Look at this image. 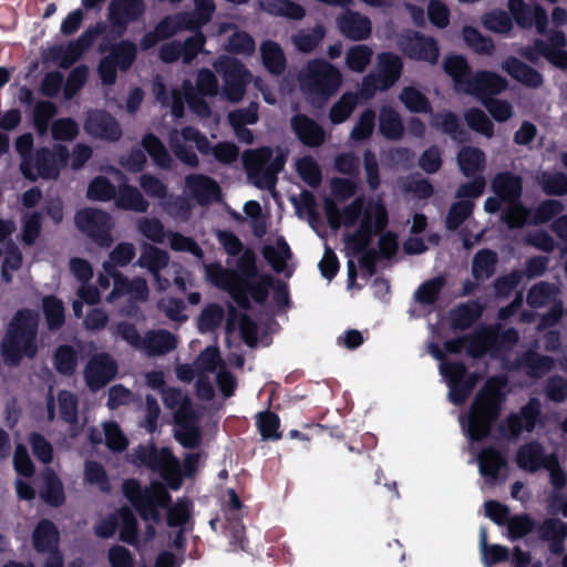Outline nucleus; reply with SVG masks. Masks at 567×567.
I'll list each match as a JSON object with an SVG mask.
<instances>
[{
    "instance_id": "nucleus-23",
    "label": "nucleus",
    "mask_w": 567,
    "mask_h": 567,
    "mask_svg": "<svg viewBox=\"0 0 567 567\" xmlns=\"http://www.w3.org/2000/svg\"><path fill=\"white\" fill-rule=\"evenodd\" d=\"M491 187L504 203L518 202L523 194V178L509 171L501 172L492 179Z\"/></svg>"
},
{
    "instance_id": "nucleus-21",
    "label": "nucleus",
    "mask_w": 567,
    "mask_h": 567,
    "mask_svg": "<svg viewBox=\"0 0 567 567\" xmlns=\"http://www.w3.org/2000/svg\"><path fill=\"white\" fill-rule=\"evenodd\" d=\"M185 186L199 205L218 202L221 196V188L218 183L204 174L187 175L185 177Z\"/></svg>"
},
{
    "instance_id": "nucleus-44",
    "label": "nucleus",
    "mask_w": 567,
    "mask_h": 567,
    "mask_svg": "<svg viewBox=\"0 0 567 567\" xmlns=\"http://www.w3.org/2000/svg\"><path fill=\"white\" fill-rule=\"evenodd\" d=\"M261 9L274 17H282L290 20H301L306 16L305 8L291 0H265Z\"/></svg>"
},
{
    "instance_id": "nucleus-49",
    "label": "nucleus",
    "mask_w": 567,
    "mask_h": 567,
    "mask_svg": "<svg viewBox=\"0 0 567 567\" xmlns=\"http://www.w3.org/2000/svg\"><path fill=\"white\" fill-rule=\"evenodd\" d=\"M256 426L262 441H278L282 437V433L279 431L280 419L270 410L257 414Z\"/></svg>"
},
{
    "instance_id": "nucleus-5",
    "label": "nucleus",
    "mask_w": 567,
    "mask_h": 567,
    "mask_svg": "<svg viewBox=\"0 0 567 567\" xmlns=\"http://www.w3.org/2000/svg\"><path fill=\"white\" fill-rule=\"evenodd\" d=\"M248 181L259 189L272 190L278 183V174L285 168L287 156L269 146L248 151L243 157Z\"/></svg>"
},
{
    "instance_id": "nucleus-55",
    "label": "nucleus",
    "mask_w": 567,
    "mask_h": 567,
    "mask_svg": "<svg viewBox=\"0 0 567 567\" xmlns=\"http://www.w3.org/2000/svg\"><path fill=\"white\" fill-rule=\"evenodd\" d=\"M446 280L443 276H437L421 284L414 292L415 300L421 305L433 306L440 297Z\"/></svg>"
},
{
    "instance_id": "nucleus-64",
    "label": "nucleus",
    "mask_w": 567,
    "mask_h": 567,
    "mask_svg": "<svg viewBox=\"0 0 567 567\" xmlns=\"http://www.w3.org/2000/svg\"><path fill=\"white\" fill-rule=\"evenodd\" d=\"M509 206L502 213V220L509 229L522 228L529 224L528 216L530 210L524 206L522 200L507 203Z\"/></svg>"
},
{
    "instance_id": "nucleus-26",
    "label": "nucleus",
    "mask_w": 567,
    "mask_h": 567,
    "mask_svg": "<svg viewBox=\"0 0 567 567\" xmlns=\"http://www.w3.org/2000/svg\"><path fill=\"white\" fill-rule=\"evenodd\" d=\"M514 80L530 89H538L544 83L543 74L515 56H508L502 65Z\"/></svg>"
},
{
    "instance_id": "nucleus-24",
    "label": "nucleus",
    "mask_w": 567,
    "mask_h": 567,
    "mask_svg": "<svg viewBox=\"0 0 567 567\" xmlns=\"http://www.w3.org/2000/svg\"><path fill=\"white\" fill-rule=\"evenodd\" d=\"M238 324L239 333L246 346L254 348L258 343V326L246 312L239 313L234 306H229L226 319V331L233 332Z\"/></svg>"
},
{
    "instance_id": "nucleus-20",
    "label": "nucleus",
    "mask_w": 567,
    "mask_h": 567,
    "mask_svg": "<svg viewBox=\"0 0 567 567\" xmlns=\"http://www.w3.org/2000/svg\"><path fill=\"white\" fill-rule=\"evenodd\" d=\"M290 126L301 144L308 147H319L326 141L323 127L306 114L298 113L290 120Z\"/></svg>"
},
{
    "instance_id": "nucleus-28",
    "label": "nucleus",
    "mask_w": 567,
    "mask_h": 567,
    "mask_svg": "<svg viewBox=\"0 0 567 567\" xmlns=\"http://www.w3.org/2000/svg\"><path fill=\"white\" fill-rule=\"evenodd\" d=\"M362 219L357 228L360 233H368L372 236L382 233L389 224V214L381 202L369 203L368 208L362 213Z\"/></svg>"
},
{
    "instance_id": "nucleus-63",
    "label": "nucleus",
    "mask_w": 567,
    "mask_h": 567,
    "mask_svg": "<svg viewBox=\"0 0 567 567\" xmlns=\"http://www.w3.org/2000/svg\"><path fill=\"white\" fill-rule=\"evenodd\" d=\"M431 124L454 140L464 134L458 116L452 111L435 114Z\"/></svg>"
},
{
    "instance_id": "nucleus-22",
    "label": "nucleus",
    "mask_w": 567,
    "mask_h": 567,
    "mask_svg": "<svg viewBox=\"0 0 567 567\" xmlns=\"http://www.w3.org/2000/svg\"><path fill=\"white\" fill-rule=\"evenodd\" d=\"M337 25L343 37L352 41L367 40L372 32L371 21L358 11L347 10L337 19Z\"/></svg>"
},
{
    "instance_id": "nucleus-52",
    "label": "nucleus",
    "mask_w": 567,
    "mask_h": 567,
    "mask_svg": "<svg viewBox=\"0 0 567 567\" xmlns=\"http://www.w3.org/2000/svg\"><path fill=\"white\" fill-rule=\"evenodd\" d=\"M58 106L48 100L38 101L33 109V126L40 136L48 133L51 120L56 115Z\"/></svg>"
},
{
    "instance_id": "nucleus-33",
    "label": "nucleus",
    "mask_w": 567,
    "mask_h": 567,
    "mask_svg": "<svg viewBox=\"0 0 567 567\" xmlns=\"http://www.w3.org/2000/svg\"><path fill=\"white\" fill-rule=\"evenodd\" d=\"M378 59L379 73L377 76L382 82L381 90L386 91L401 78L403 63L401 58L392 52L381 53Z\"/></svg>"
},
{
    "instance_id": "nucleus-40",
    "label": "nucleus",
    "mask_w": 567,
    "mask_h": 567,
    "mask_svg": "<svg viewBox=\"0 0 567 567\" xmlns=\"http://www.w3.org/2000/svg\"><path fill=\"white\" fill-rule=\"evenodd\" d=\"M544 460V447L537 441L525 443L518 447L516 463L522 470L536 472L543 465Z\"/></svg>"
},
{
    "instance_id": "nucleus-32",
    "label": "nucleus",
    "mask_w": 567,
    "mask_h": 567,
    "mask_svg": "<svg viewBox=\"0 0 567 567\" xmlns=\"http://www.w3.org/2000/svg\"><path fill=\"white\" fill-rule=\"evenodd\" d=\"M379 131L389 141L403 137L405 127L399 112L391 105H382L379 112Z\"/></svg>"
},
{
    "instance_id": "nucleus-56",
    "label": "nucleus",
    "mask_w": 567,
    "mask_h": 567,
    "mask_svg": "<svg viewBox=\"0 0 567 567\" xmlns=\"http://www.w3.org/2000/svg\"><path fill=\"white\" fill-rule=\"evenodd\" d=\"M474 206V203L467 199L453 203L445 218V227L451 231L458 229L472 216Z\"/></svg>"
},
{
    "instance_id": "nucleus-53",
    "label": "nucleus",
    "mask_w": 567,
    "mask_h": 567,
    "mask_svg": "<svg viewBox=\"0 0 567 567\" xmlns=\"http://www.w3.org/2000/svg\"><path fill=\"white\" fill-rule=\"evenodd\" d=\"M483 27L498 34H508L514 27L512 17L502 9H494L483 14Z\"/></svg>"
},
{
    "instance_id": "nucleus-7",
    "label": "nucleus",
    "mask_w": 567,
    "mask_h": 567,
    "mask_svg": "<svg viewBox=\"0 0 567 567\" xmlns=\"http://www.w3.org/2000/svg\"><path fill=\"white\" fill-rule=\"evenodd\" d=\"M74 225L81 234L100 248L107 249L114 243L112 236L114 221L112 216L103 209L93 207L79 209L74 215Z\"/></svg>"
},
{
    "instance_id": "nucleus-54",
    "label": "nucleus",
    "mask_w": 567,
    "mask_h": 567,
    "mask_svg": "<svg viewBox=\"0 0 567 567\" xmlns=\"http://www.w3.org/2000/svg\"><path fill=\"white\" fill-rule=\"evenodd\" d=\"M120 540L131 546L138 544V522L128 507H122L118 512Z\"/></svg>"
},
{
    "instance_id": "nucleus-29",
    "label": "nucleus",
    "mask_w": 567,
    "mask_h": 567,
    "mask_svg": "<svg viewBox=\"0 0 567 567\" xmlns=\"http://www.w3.org/2000/svg\"><path fill=\"white\" fill-rule=\"evenodd\" d=\"M477 463L481 475L491 483L496 482L499 471L507 466L506 457L494 446L483 449L477 456Z\"/></svg>"
},
{
    "instance_id": "nucleus-6",
    "label": "nucleus",
    "mask_w": 567,
    "mask_h": 567,
    "mask_svg": "<svg viewBox=\"0 0 567 567\" xmlns=\"http://www.w3.org/2000/svg\"><path fill=\"white\" fill-rule=\"evenodd\" d=\"M69 148L60 143H55L52 147L41 146L35 150L30 162L20 165V172L27 181L37 182L39 178L43 181H55L60 177L61 171L64 169L70 161Z\"/></svg>"
},
{
    "instance_id": "nucleus-13",
    "label": "nucleus",
    "mask_w": 567,
    "mask_h": 567,
    "mask_svg": "<svg viewBox=\"0 0 567 567\" xmlns=\"http://www.w3.org/2000/svg\"><path fill=\"white\" fill-rule=\"evenodd\" d=\"M103 269L114 280L113 289L107 296L109 301H113L123 296H130L131 298L140 301H144L148 297L147 282L142 277H134L128 279L122 272L116 270L110 262H103Z\"/></svg>"
},
{
    "instance_id": "nucleus-42",
    "label": "nucleus",
    "mask_w": 567,
    "mask_h": 567,
    "mask_svg": "<svg viewBox=\"0 0 567 567\" xmlns=\"http://www.w3.org/2000/svg\"><path fill=\"white\" fill-rule=\"evenodd\" d=\"M275 285V279L269 274L259 275L257 280H247L246 284H238L237 288L244 291V295L259 305L266 302L269 296V289Z\"/></svg>"
},
{
    "instance_id": "nucleus-12",
    "label": "nucleus",
    "mask_w": 567,
    "mask_h": 567,
    "mask_svg": "<svg viewBox=\"0 0 567 567\" xmlns=\"http://www.w3.org/2000/svg\"><path fill=\"white\" fill-rule=\"evenodd\" d=\"M196 414L188 398L175 413L176 430L174 437L185 449H196L202 442V431L196 425Z\"/></svg>"
},
{
    "instance_id": "nucleus-4",
    "label": "nucleus",
    "mask_w": 567,
    "mask_h": 567,
    "mask_svg": "<svg viewBox=\"0 0 567 567\" xmlns=\"http://www.w3.org/2000/svg\"><path fill=\"white\" fill-rule=\"evenodd\" d=\"M300 87L312 103L323 104L342 84V74L324 59H313L299 76Z\"/></svg>"
},
{
    "instance_id": "nucleus-3",
    "label": "nucleus",
    "mask_w": 567,
    "mask_h": 567,
    "mask_svg": "<svg viewBox=\"0 0 567 567\" xmlns=\"http://www.w3.org/2000/svg\"><path fill=\"white\" fill-rule=\"evenodd\" d=\"M38 328L39 316L33 310L23 308L14 313L1 347L6 364L17 367L23 357L33 359L37 355Z\"/></svg>"
},
{
    "instance_id": "nucleus-58",
    "label": "nucleus",
    "mask_w": 567,
    "mask_h": 567,
    "mask_svg": "<svg viewBox=\"0 0 567 567\" xmlns=\"http://www.w3.org/2000/svg\"><path fill=\"white\" fill-rule=\"evenodd\" d=\"M506 525L511 540L522 539L537 529L536 520L526 513L512 516Z\"/></svg>"
},
{
    "instance_id": "nucleus-15",
    "label": "nucleus",
    "mask_w": 567,
    "mask_h": 567,
    "mask_svg": "<svg viewBox=\"0 0 567 567\" xmlns=\"http://www.w3.org/2000/svg\"><path fill=\"white\" fill-rule=\"evenodd\" d=\"M83 126L90 136L109 142H117L123 135L117 120L104 110L89 111Z\"/></svg>"
},
{
    "instance_id": "nucleus-47",
    "label": "nucleus",
    "mask_w": 567,
    "mask_h": 567,
    "mask_svg": "<svg viewBox=\"0 0 567 567\" xmlns=\"http://www.w3.org/2000/svg\"><path fill=\"white\" fill-rule=\"evenodd\" d=\"M399 100L411 113H432L433 109L429 97L414 86H404Z\"/></svg>"
},
{
    "instance_id": "nucleus-16",
    "label": "nucleus",
    "mask_w": 567,
    "mask_h": 567,
    "mask_svg": "<svg viewBox=\"0 0 567 567\" xmlns=\"http://www.w3.org/2000/svg\"><path fill=\"white\" fill-rule=\"evenodd\" d=\"M364 208V198L359 196L349 205L340 209L334 199L327 197L323 200V209L328 225L332 229H339L341 225L353 227L361 217Z\"/></svg>"
},
{
    "instance_id": "nucleus-36",
    "label": "nucleus",
    "mask_w": 567,
    "mask_h": 567,
    "mask_svg": "<svg viewBox=\"0 0 567 567\" xmlns=\"http://www.w3.org/2000/svg\"><path fill=\"white\" fill-rule=\"evenodd\" d=\"M485 163V153L478 147L463 146L457 153V164L465 177L482 175Z\"/></svg>"
},
{
    "instance_id": "nucleus-37",
    "label": "nucleus",
    "mask_w": 567,
    "mask_h": 567,
    "mask_svg": "<svg viewBox=\"0 0 567 567\" xmlns=\"http://www.w3.org/2000/svg\"><path fill=\"white\" fill-rule=\"evenodd\" d=\"M168 262L169 255L166 250L144 243L136 265L141 268H146L155 278H159L161 270L166 268Z\"/></svg>"
},
{
    "instance_id": "nucleus-10",
    "label": "nucleus",
    "mask_w": 567,
    "mask_h": 567,
    "mask_svg": "<svg viewBox=\"0 0 567 567\" xmlns=\"http://www.w3.org/2000/svg\"><path fill=\"white\" fill-rule=\"evenodd\" d=\"M403 54L413 61L434 65L439 62L440 45L435 38L420 31L409 32L401 42Z\"/></svg>"
},
{
    "instance_id": "nucleus-18",
    "label": "nucleus",
    "mask_w": 567,
    "mask_h": 567,
    "mask_svg": "<svg viewBox=\"0 0 567 567\" xmlns=\"http://www.w3.org/2000/svg\"><path fill=\"white\" fill-rule=\"evenodd\" d=\"M566 45L567 38L561 30H553L547 41L542 39L534 41L537 54L560 70H567V51L564 49Z\"/></svg>"
},
{
    "instance_id": "nucleus-27",
    "label": "nucleus",
    "mask_w": 567,
    "mask_h": 567,
    "mask_svg": "<svg viewBox=\"0 0 567 567\" xmlns=\"http://www.w3.org/2000/svg\"><path fill=\"white\" fill-rule=\"evenodd\" d=\"M60 533L50 519H41L32 533V546L37 553L50 554L59 548Z\"/></svg>"
},
{
    "instance_id": "nucleus-2",
    "label": "nucleus",
    "mask_w": 567,
    "mask_h": 567,
    "mask_svg": "<svg viewBox=\"0 0 567 567\" xmlns=\"http://www.w3.org/2000/svg\"><path fill=\"white\" fill-rule=\"evenodd\" d=\"M505 401L501 383L489 379L476 393L466 419V436L471 442H481L491 435L492 429L498 420Z\"/></svg>"
},
{
    "instance_id": "nucleus-41",
    "label": "nucleus",
    "mask_w": 567,
    "mask_h": 567,
    "mask_svg": "<svg viewBox=\"0 0 567 567\" xmlns=\"http://www.w3.org/2000/svg\"><path fill=\"white\" fill-rule=\"evenodd\" d=\"M262 64L266 70L274 74L280 75L286 70L287 60L282 48L275 41H265L260 47Z\"/></svg>"
},
{
    "instance_id": "nucleus-62",
    "label": "nucleus",
    "mask_w": 567,
    "mask_h": 567,
    "mask_svg": "<svg viewBox=\"0 0 567 567\" xmlns=\"http://www.w3.org/2000/svg\"><path fill=\"white\" fill-rule=\"evenodd\" d=\"M357 94L352 92L343 93L329 111V118L331 123L341 124L347 121L357 106Z\"/></svg>"
},
{
    "instance_id": "nucleus-8",
    "label": "nucleus",
    "mask_w": 567,
    "mask_h": 567,
    "mask_svg": "<svg viewBox=\"0 0 567 567\" xmlns=\"http://www.w3.org/2000/svg\"><path fill=\"white\" fill-rule=\"evenodd\" d=\"M214 68L223 79L225 99L233 103L239 102L251 78L246 65L237 58L221 55L214 62Z\"/></svg>"
},
{
    "instance_id": "nucleus-46",
    "label": "nucleus",
    "mask_w": 567,
    "mask_h": 567,
    "mask_svg": "<svg viewBox=\"0 0 567 567\" xmlns=\"http://www.w3.org/2000/svg\"><path fill=\"white\" fill-rule=\"evenodd\" d=\"M137 55V48L131 40H121L110 48L107 55L118 66V70L126 72L134 63Z\"/></svg>"
},
{
    "instance_id": "nucleus-35",
    "label": "nucleus",
    "mask_w": 567,
    "mask_h": 567,
    "mask_svg": "<svg viewBox=\"0 0 567 567\" xmlns=\"http://www.w3.org/2000/svg\"><path fill=\"white\" fill-rule=\"evenodd\" d=\"M493 337L495 328L492 326H482L472 333L464 334L466 353L474 359L484 357L487 348L492 350Z\"/></svg>"
},
{
    "instance_id": "nucleus-38",
    "label": "nucleus",
    "mask_w": 567,
    "mask_h": 567,
    "mask_svg": "<svg viewBox=\"0 0 567 567\" xmlns=\"http://www.w3.org/2000/svg\"><path fill=\"white\" fill-rule=\"evenodd\" d=\"M40 497L45 504L52 507H60L65 502L63 484L56 473L51 468H47L43 472V485L40 489Z\"/></svg>"
},
{
    "instance_id": "nucleus-61",
    "label": "nucleus",
    "mask_w": 567,
    "mask_h": 567,
    "mask_svg": "<svg viewBox=\"0 0 567 567\" xmlns=\"http://www.w3.org/2000/svg\"><path fill=\"white\" fill-rule=\"evenodd\" d=\"M237 284H246L247 280L256 279L258 275L256 254L251 248H246L240 252L237 260Z\"/></svg>"
},
{
    "instance_id": "nucleus-50",
    "label": "nucleus",
    "mask_w": 567,
    "mask_h": 567,
    "mask_svg": "<svg viewBox=\"0 0 567 567\" xmlns=\"http://www.w3.org/2000/svg\"><path fill=\"white\" fill-rule=\"evenodd\" d=\"M261 254L276 272H281L291 258V249L284 237L277 240V248L271 245H265Z\"/></svg>"
},
{
    "instance_id": "nucleus-48",
    "label": "nucleus",
    "mask_w": 567,
    "mask_h": 567,
    "mask_svg": "<svg viewBox=\"0 0 567 567\" xmlns=\"http://www.w3.org/2000/svg\"><path fill=\"white\" fill-rule=\"evenodd\" d=\"M42 309L50 331L60 330L65 322L63 302L55 296H45L42 300Z\"/></svg>"
},
{
    "instance_id": "nucleus-1",
    "label": "nucleus",
    "mask_w": 567,
    "mask_h": 567,
    "mask_svg": "<svg viewBox=\"0 0 567 567\" xmlns=\"http://www.w3.org/2000/svg\"><path fill=\"white\" fill-rule=\"evenodd\" d=\"M134 463L157 473L165 485L159 481H153L147 486H142L135 478L123 483V494L145 522L158 524L161 509L172 504V496L167 487L177 491L183 484V472L178 458L169 447L158 449L155 443L140 444L133 453Z\"/></svg>"
},
{
    "instance_id": "nucleus-25",
    "label": "nucleus",
    "mask_w": 567,
    "mask_h": 567,
    "mask_svg": "<svg viewBox=\"0 0 567 567\" xmlns=\"http://www.w3.org/2000/svg\"><path fill=\"white\" fill-rule=\"evenodd\" d=\"M444 72L452 79L454 89L458 93H465L474 72L465 56L449 54L443 61Z\"/></svg>"
},
{
    "instance_id": "nucleus-59",
    "label": "nucleus",
    "mask_w": 567,
    "mask_h": 567,
    "mask_svg": "<svg viewBox=\"0 0 567 567\" xmlns=\"http://www.w3.org/2000/svg\"><path fill=\"white\" fill-rule=\"evenodd\" d=\"M86 197L90 200L110 202L116 197V188L107 177L99 175L89 183Z\"/></svg>"
},
{
    "instance_id": "nucleus-17",
    "label": "nucleus",
    "mask_w": 567,
    "mask_h": 567,
    "mask_svg": "<svg viewBox=\"0 0 567 567\" xmlns=\"http://www.w3.org/2000/svg\"><path fill=\"white\" fill-rule=\"evenodd\" d=\"M508 83L502 75L491 71H477L473 74L465 94L483 100H491L506 90Z\"/></svg>"
},
{
    "instance_id": "nucleus-60",
    "label": "nucleus",
    "mask_w": 567,
    "mask_h": 567,
    "mask_svg": "<svg viewBox=\"0 0 567 567\" xmlns=\"http://www.w3.org/2000/svg\"><path fill=\"white\" fill-rule=\"evenodd\" d=\"M462 35L466 45L478 54H492L495 49L493 40L483 35L475 27L465 25Z\"/></svg>"
},
{
    "instance_id": "nucleus-43",
    "label": "nucleus",
    "mask_w": 567,
    "mask_h": 567,
    "mask_svg": "<svg viewBox=\"0 0 567 567\" xmlns=\"http://www.w3.org/2000/svg\"><path fill=\"white\" fill-rule=\"evenodd\" d=\"M141 144L155 165L162 169L172 168L173 158L158 136L153 133H146L142 137Z\"/></svg>"
},
{
    "instance_id": "nucleus-31",
    "label": "nucleus",
    "mask_w": 567,
    "mask_h": 567,
    "mask_svg": "<svg viewBox=\"0 0 567 567\" xmlns=\"http://www.w3.org/2000/svg\"><path fill=\"white\" fill-rule=\"evenodd\" d=\"M483 315V306L477 300L458 305L451 310V327L455 331H465L471 328Z\"/></svg>"
},
{
    "instance_id": "nucleus-34",
    "label": "nucleus",
    "mask_w": 567,
    "mask_h": 567,
    "mask_svg": "<svg viewBox=\"0 0 567 567\" xmlns=\"http://www.w3.org/2000/svg\"><path fill=\"white\" fill-rule=\"evenodd\" d=\"M177 347L176 337L164 329L150 331L144 337L142 350L150 357L164 355Z\"/></svg>"
},
{
    "instance_id": "nucleus-57",
    "label": "nucleus",
    "mask_w": 567,
    "mask_h": 567,
    "mask_svg": "<svg viewBox=\"0 0 567 567\" xmlns=\"http://www.w3.org/2000/svg\"><path fill=\"white\" fill-rule=\"evenodd\" d=\"M59 412L63 422L74 425L79 421V399L69 390H60L58 393Z\"/></svg>"
},
{
    "instance_id": "nucleus-51",
    "label": "nucleus",
    "mask_w": 567,
    "mask_h": 567,
    "mask_svg": "<svg viewBox=\"0 0 567 567\" xmlns=\"http://www.w3.org/2000/svg\"><path fill=\"white\" fill-rule=\"evenodd\" d=\"M53 365L58 373L71 377L78 367L76 350L69 344L59 346L53 354Z\"/></svg>"
},
{
    "instance_id": "nucleus-11",
    "label": "nucleus",
    "mask_w": 567,
    "mask_h": 567,
    "mask_svg": "<svg viewBox=\"0 0 567 567\" xmlns=\"http://www.w3.org/2000/svg\"><path fill=\"white\" fill-rule=\"evenodd\" d=\"M204 267L207 281L214 287L227 291L239 308L244 310L251 309L249 299L244 295V291L237 288L238 284L235 279L237 271L235 269L225 268L220 262H210Z\"/></svg>"
},
{
    "instance_id": "nucleus-45",
    "label": "nucleus",
    "mask_w": 567,
    "mask_h": 567,
    "mask_svg": "<svg viewBox=\"0 0 567 567\" xmlns=\"http://www.w3.org/2000/svg\"><path fill=\"white\" fill-rule=\"evenodd\" d=\"M498 262L497 254L488 248L478 250L472 260V275L476 280L491 278Z\"/></svg>"
},
{
    "instance_id": "nucleus-19",
    "label": "nucleus",
    "mask_w": 567,
    "mask_h": 567,
    "mask_svg": "<svg viewBox=\"0 0 567 567\" xmlns=\"http://www.w3.org/2000/svg\"><path fill=\"white\" fill-rule=\"evenodd\" d=\"M538 538L547 543L548 550L554 556H563L567 539V523L557 517H547L537 524Z\"/></svg>"
},
{
    "instance_id": "nucleus-14",
    "label": "nucleus",
    "mask_w": 567,
    "mask_h": 567,
    "mask_svg": "<svg viewBox=\"0 0 567 567\" xmlns=\"http://www.w3.org/2000/svg\"><path fill=\"white\" fill-rule=\"evenodd\" d=\"M117 373L116 361L106 352L92 355L84 368V379L91 390H100L111 382Z\"/></svg>"
},
{
    "instance_id": "nucleus-9",
    "label": "nucleus",
    "mask_w": 567,
    "mask_h": 567,
    "mask_svg": "<svg viewBox=\"0 0 567 567\" xmlns=\"http://www.w3.org/2000/svg\"><path fill=\"white\" fill-rule=\"evenodd\" d=\"M144 0H111L107 19L111 23V32L122 37L130 23L138 21L145 13Z\"/></svg>"
},
{
    "instance_id": "nucleus-39",
    "label": "nucleus",
    "mask_w": 567,
    "mask_h": 567,
    "mask_svg": "<svg viewBox=\"0 0 567 567\" xmlns=\"http://www.w3.org/2000/svg\"><path fill=\"white\" fill-rule=\"evenodd\" d=\"M114 199L116 206L123 210L146 213L150 207L148 202L144 198L142 193L135 186L127 183L118 186Z\"/></svg>"
},
{
    "instance_id": "nucleus-30",
    "label": "nucleus",
    "mask_w": 567,
    "mask_h": 567,
    "mask_svg": "<svg viewBox=\"0 0 567 567\" xmlns=\"http://www.w3.org/2000/svg\"><path fill=\"white\" fill-rule=\"evenodd\" d=\"M554 367V359L535 351L525 352L512 369H523L530 378L539 379L548 373Z\"/></svg>"
}]
</instances>
